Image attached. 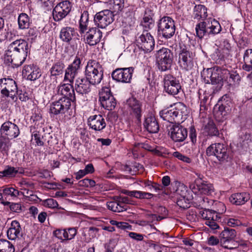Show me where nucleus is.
<instances>
[{
  "instance_id": "1",
  "label": "nucleus",
  "mask_w": 252,
  "mask_h": 252,
  "mask_svg": "<svg viewBox=\"0 0 252 252\" xmlns=\"http://www.w3.org/2000/svg\"><path fill=\"white\" fill-rule=\"evenodd\" d=\"M73 83H61L58 87L57 93L62 96L58 100L53 102L50 106V113L55 115L67 112L71 106V102L76 101Z\"/></svg>"
},
{
  "instance_id": "2",
  "label": "nucleus",
  "mask_w": 252,
  "mask_h": 252,
  "mask_svg": "<svg viewBox=\"0 0 252 252\" xmlns=\"http://www.w3.org/2000/svg\"><path fill=\"white\" fill-rule=\"evenodd\" d=\"M28 54L30 56V50L27 41L16 40L9 45L5 60L13 66L18 67L24 63Z\"/></svg>"
},
{
  "instance_id": "3",
  "label": "nucleus",
  "mask_w": 252,
  "mask_h": 252,
  "mask_svg": "<svg viewBox=\"0 0 252 252\" xmlns=\"http://www.w3.org/2000/svg\"><path fill=\"white\" fill-rule=\"evenodd\" d=\"M188 114L187 107L181 102L175 103L174 107L162 110L159 113L160 117L163 120L178 124L186 119Z\"/></svg>"
},
{
  "instance_id": "4",
  "label": "nucleus",
  "mask_w": 252,
  "mask_h": 252,
  "mask_svg": "<svg viewBox=\"0 0 252 252\" xmlns=\"http://www.w3.org/2000/svg\"><path fill=\"white\" fill-rule=\"evenodd\" d=\"M221 31L220 23L213 18H207L205 21L200 22L195 26L196 34L199 38H202L206 34L215 35Z\"/></svg>"
},
{
  "instance_id": "5",
  "label": "nucleus",
  "mask_w": 252,
  "mask_h": 252,
  "mask_svg": "<svg viewBox=\"0 0 252 252\" xmlns=\"http://www.w3.org/2000/svg\"><path fill=\"white\" fill-rule=\"evenodd\" d=\"M84 75L94 85L99 84L103 77V70L101 65L96 61L89 60L86 66Z\"/></svg>"
},
{
  "instance_id": "6",
  "label": "nucleus",
  "mask_w": 252,
  "mask_h": 252,
  "mask_svg": "<svg viewBox=\"0 0 252 252\" xmlns=\"http://www.w3.org/2000/svg\"><path fill=\"white\" fill-rule=\"evenodd\" d=\"M155 57L157 67L160 71H166L171 69L174 57L170 49L162 47L157 51Z\"/></svg>"
},
{
  "instance_id": "7",
  "label": "nucleus",
  "mask_w": 252,
  "mask_h": 252,
  "mask_svg": "<svg viewBox=\"0 0 252 252\" xmlns=\"http://www.w3.org/2000/svg\"><path fill=\"white\" fill-rule=\"evenodd\" d=\"M158 34L159 37L168 39L175 34L176 27L175 22L170 17L163 16L157 23Z\"/></svg>"
},
{
  "instance_id": "8",
  "label": "nucleus",
  "mask_w": 252,
  "mask_h": 252,
  "mask_svg": "<svg viewBox=\"0 0 252 252\" xmlns=\"http://www.w3.org/2000/svg\"><path fill=\"white\" fill-rule=\"evenodd\" d=\"M127 104L129 113V121L140 122L143 113L142 102L135 98L131 97L127 100Z\"/></svg>"
},
{
  "instance_id": "9",
  "label": "nucleus",
  "mask_w": 252,
  "mask_h": 252,
  "mask_svg": "<svg viewBox=\"0 0 252 252\" xmlns=\"http://www.w3.org/2000/svg\"><path fill=\"white\" fill-rule=\"evenodd\" d=\"M0 91L3 96L14 100L18 93L16 82L9 78L0 79Z\"/></svg>"
},
{
  "instance_id": "10",
  "label": "nucleus",
  "mask_w": 252,
  "mask_h": 252,
  "mask_svg": "<svg viewBox=\"0 0 252 252\" xmlns=\"http://www.w3.org/2000/svg\"><path fill=\"white\" fill-rule=\"evenodd\" d=\"M21 191L13 187L6 188L3 190V192L5 195H10L12 197H17L22 194L25 197L26 201H31L32 196V184L25 180H23L21 183Z\"/></svg>"
},
{
  "instance_id": "11",
  "label": "nucleus",
  "mask_w": 252,
  "mask_h": 252,
  "mask_svg": "<svg viewBox=\"0 0 252 252\" xmlns=\"http://www.w3.org/2000/svg\"><path fill=\"white\" fill-rule=\"evenodd\" d=\"M216 45L218 48L213 55L214 59L217 63H220L222 61L231 56L232 47L229 41L226 39H222L219 41V44Z\"/></svg>"
},
{
  "instance_id": "12",
  "label": "nucleus",
  "mask_w": 252,
  "mask_h": 252,
  "mask_svg": "<svg viewBox=\"0 0 252 252\" xmlns=\"http://www.w3.org/2000/svg\"><path fill=\"white\" fill-rule=\"evenodd\" d=\"M163 82L164 91L169 94L175 95L181 90L179 80L171 74L165 75Z\"/></svg>"
},
{
  "instance_id": "13",
  "label": "nucleus",
  "mask_w": 252,
  "mask_h": 252,
  "mask_svg": "<svg viewBox=\"0 0 252 252\" xmlns=\"http://www.w3.org/2000/svg\"><path fill=\"white\" fill-rule=\"evenodd\" d=\"M99 101L102 107L108 110H113L116 105V100L111 93L109 88H102L99 92Z\"/></svg>"
},
{
  "instance_id": "14",
  "label": "nucleus",
  "mask_w": 252,
  "mask_h": 252,
  "mask_svg": "<svg viewBox=\"0 0 252 252\" xmlns=\"http://www.w3.org/2000/svg\"><path fill=\"white\" fill-rule=\"evenodd\" d=\"M194 54L187 48H181L179 53L178 63L181 68L186 70L191 69L193 66Z\"/></svg>"
},
{
  "instance_id": "15",
  "label": "nucleus",
  "mask_w": 252,
  "mask_h": 252,
  "mask_svg": "<svg viewBox=\"0 0 252 252\" xmlns=\"http://www.w3.org/2000/svg\"><path fill=\"white\" fill-rule=\"evenodd\" d=\"M200 214L203 219L205 220V223L213 230L219 228L218 222L220 219V215L214 211L205 209L200 211Z\"/></svg>"
},
{
  "instance_id": "16",
  "label": "nucleus",
  "mask_w": 252,
  "mask_h": 252,
  "mask_svg": "<svg viewBox=\"0 0 252 252\" xmlns=\"http://www.w3.org/2000/svg\"><path fill=\"white\" fill-rule=\"evenodd\" d=\"M72 5L68 0L59 3L53 10V17L55 21H60L65 18L70 12Z\"/></svg>"
},
{
  "instance_id": "17",
  "label": "nucleus",
  "mask_w": 252,
  "mask_h": 252,
  "mask_svg": "<svg viewBox=\"0 0 252 252\" xmlns=\"http://www.w3.org/2000/svg\"><path fill=\"white\" fill-rule=\"evenodd\" d=\"M224 70H212V68H208L206 71H203L202 77L206 83H212V84H221L224 77L222 74H224Z\"/></svg>"
},
{
  "instance_id": "18",
  "label": "nucleus",
  "mask_w": 252,
  "mask_h": 252,
  "mask_svg": "<svg viewBox=\"0 0 252 252\" xmlns=\"http://www.w3.org/2000/svg\"><path fill=\"white\" fill-rule=\"evenodd\" d=\"M226 147L222 143H217L211 144L206 149V154L208 156H215L219 160L227 158Z\"/></svg>"
},
{
  "instance_id": "19",
  "label": "nucleus",
  "mask_w": 252,
  "mask_h": 252,
  "mask_svg": "<svg viewBox=\"0 0 252 252\" xmlns=\"http://www.w3.org/2000/svg\"><path fill=\"white\" fill-rule=\"evenodd\" d=\"M133 70V67L117 68L112 72V77L118 82L128 83L131 80Z\"/></svg>"
},
{
  "instance_id": "20",
  "label": "nucleus",
  "mask_w": 252,
  "mask_h": 252,
  "mask_svg": "<svg viewBox=\"0 0 252 252\" xmlns=\"http://www.w3.org/2000/svg\"><path fill=\"white\" fill-rule=\"evenodd\" d=\"M138 47L145 52H150L155 46L153 36L147 32H143L137 39Z\"/></svg>"
},
{
  "instance_id": "21",
  "label": "nucleus",
  "mask_w": 252,
  "mask_h": 252,
  "mask_svg": "<svg viewBox=\"0 0 252 252\" xmlns=\"http://www.w3.org/2000/svg\"><path fill=\"white\" fill-rule=\"evenodd\" d=\"M114 20L113 12L109 10H105L97 13L94 17L95 25L103 29L110 25Z\"/></svg>"
},
{
  "instance_id": "22",
  "label": "nucleus",
  "mask_w": 252,
  "mask_h": 252,
  "mask_svg": "<svg viewBox=\"0 0 252 252\" xmlns=\"http://www.w3.org/2000/svg\"><path fill=\"white\" fill-rule=\"evenodd\" d=\"M94 85L85 76L78 77L75 81V90L79 94L84 95L91 92L92 86Z\"/></svg>"
},
{
  "instance_id": "23",
  "label": "nucleus",
  "mask_w": 252,
  "mask_h": 252,
  "mask_svg": "<svg viewBox=\"0 0 252 252\" xmlns=\"http://www.w3.org/2000/svg\"><path fill=\"white\" fill-rule=\"evenodd\" d=\"M102 37V32L97 28H93L87 32L84 36V41L90 46L98 43Z\"/></svg>"
},
{
  "instance_id": "24",
  "label": "nucleus",
  "mask_w": 252,
  "mask_h": 252,
  "mask_svg": "<svg viewBox=\"0 0 252 252\" xmlns=\"http://www.w3.org/2000/svg\"><path fill=\"white\" fill-rule=\"evenodd\" d=\"M0 132L8 139H13L17 137L20 134L18 126L11 122L7 121L4 123L0 128Z\"/></svg>"
},
{
  "instance_id": "25",
  "label": "nucleus",
  "mask_w": 252,
  "mask_h": 252,
  "mask_svg": "<svg viewBox=\"0 0 252 252\" xmlns=\"http://www.w3.org/2000/svg\"><path fill=\"white\" fill-rule=\"evenodd\" d=\"M187 135V129L179 124L173 125L170 128V137L175 142L184 141Z\"/></svg>"
},
{
  "instance_id": "26",
  "label": "nucleus",
  "mask_w": 252,
  "mask_h": 252,
  "mask_svg": "<svg viewBox=\"0 0 252 252\" xmlns=\"http://www.w3.org/2000/svg\"><path fill=\"white\" fill-rule=\"evenodd\" d=\"M90 128L95 131H101L106 126L104 118L101 115H94L89 117L87 122Z\"/></svg>"
},
{
  "instance_id": "27",
  "label": "nucleus",
  "mask_w": 252,
  "mask_h": 252,
  "mask_svg": "<svg viewBox=\"0 0 252 252\" xmlns=\"http://www.w3.org/2000/svg\"><path fill=\"white\" fill-rule=\"evenodd\" d=\"M127 199L126 197L121 198L117 200L107 202L108 208L113 212H121L127 209L126 203Z\"/></svg>"
},
{
  "instance_id": "28",
  "label": "nucleus",
  "mask_w": 252,
  "mask_h": 252,
  "mask_svg": "<svg viewBox=\"0 0 252 252\" xmlns=\"http://www.w3.org/2000/svg\"><path fill=\"white\" fill-rule=\"evenodd\" d=\"M208 9L203 4H195L193 9L192 17L197 21H205L208 16Z\"/></svg>"
},
{
  "instance_id": "29",
  "label": "nucleus",
  "mask_w": 252,
  "mask_h": 252,
  "mask_svg": "<svg viewBox=\"0 0 252 252\" xmlns=\"http://www.w3.org/2000/svg\"><path fill=\"white\" fill-rule=\"evenodd\" d=\"M77 35V32L73 28L65 27L61 29L60 37L63 41L68 43Z\"/></svg>"
},
{
  "instance_id": "30",
  "label": "nucleus",
  "mask_w": 252,
  "mask_h": 252,
  "mask_svg": "<svg viewBox=\"0 0 252 252\" xmlns=\"http://www.w3.org/2000/svg\"><path fill=\"white\" fill-rule=\"evenodd\" d=\"M250 199V194L247 192L236 193L229 197L230 202L236 205L244 204Z\"/></svg>"
},
{
  "instance_id": "31",
  "label": "nucleus",
  "mask_w": 252,
  "mask_h": 252,
  "mask_svg": "<svg viewBox=\"0 0 252 252\" xmlns=\"http://www.w3.org/2000/svg\"><path fill=\"white\" fill-rule=\"evenodd\" d=\"M21 228L19 222L17 220L12 221L10 226L7 231V236L9 239L15 240L21 235Z\"/></svg>"
},
{
  "instance_id": "32",
  "label": "nucleus",
  "mask_w": 252,
  "mask_h": 252,
  "mask_svg": "<svg viewBox=\"0 0 252 252\" xmlns=\"http://www.w3.org/2000/svg\"><path fill=\"white\" fill-rule=\"evenodd\" d=\"M144 126L150 133H155L159 130L158 124L154 116H150L146 118Z\"/></svg>"
},
{
  "instance_id": "33",
  "label": "nucleus",
  "mask_w": 252,
  "mask_h": 252,
  "mask_svg": "<svg viewBox=\"0 0 252 252\" xmlns=\"http://www.w3.org/2000/svg\"><path fill=\"white\" fill-rule=\"evenodd\" d=\"M64 67L65 65L62 62L55 63L50 69L51 77L54 79L57 76L62 74Z\"/></svg>"
},
{
  "instance_id": "34",
  "label": "nucleus",
  "mask_w": 252,
  "mask_h": 252,
  "mask_svg": "<svg viewBox=\"0 0 252 252\" xmlns=\"http://www.w3.org/2000/svg\"><path fill=\"white\" fill-rule=\"evenodd\" d=\"M197 189L201 193L206 195H211L214 191L213 185L205 181L197 185Z\"/></svg>"
},
{
  "instance_id": "35",
  "label": "nucleus",
  "mask_w": 252,
  "mask_h": 252,
  "mask_svg": "<svg viewBox=\"0 0 252 252\" xmlns=\"http://www.w3.org/2000/svg\"><path fill=\"white\" fill-rule=\"evenodd\" d=\"M177 192L178 194H180L181 197L183 198V199H179L177 201V204L180 207L183 208H186L188 207V205L185 202V204H184L183 201H185V197L188 194L187 192V188L185 186L182 185L178 188L177 189Z\"/></svg>"
},
{
  "instance_id": "36",
  "label": "nucleus",
  "mask_w": 252,
  "mask_h": 252,
  "mask_svg": "<svg viewBox=\"0 0 252 252\" xmlns=\"http://www.w3.org/2000/svg\"><path fill=\"white\" fill-rule=\"evenodd\" d=\"M224 75H226V79L230 85L239 84L241 81V77L236 71H232L231 72L224 70Z\"/></svg>"
},
{
  "instance_id": "37",
  "label": "nucleus",
  "mask_w": 252,
  "mask_h": 252,
  "mask_svg": "<svg viewBox=\"0 0 252 252\" xmlns=\"http://www.w3.org/2000/svg\"><path fill=\"white\" fill-rule=\"evenodd\" d=\"M203 133L206 135L211 136H218L219 132L215 126L214 123L209 121L207 124L203 128Z\"/></svg>"
},
{
  "instance_id": "38",
  "label": "nucleus",
  "mask_w": 252,
  "mask_h": 252,
  "mask_svg": "<svg viewBox=\"0 0 252 252\" xmlns=\"http://www.w3.org/2000/svg\"><path fill=\"white\" fill-rule=\"evenodd\" d=\"M89 22V13L87 11H84L81 14L79 28L80 33H84L87 30Z\"/></svg>"
},
{
  "instance_id": "39",
  "label": "nucleus",
  "mask_w": 252,
  "mask_h": 252,
  "mask_svg": "<svg viewBox=\"0 0 252 252\" xmlns=\"http://www.w3.org/2000/svg\"><path fill=\"white\" fill-rule=\"evenodd\" d=\"M251 146H252V142L250 135L249 134H246L243 137H241L240 139L239 144H238V147H241L244 150H247Z\"/></svg>"
},
{
  "instance_id": "40",
  "label": "nucleus",
  "mask_w": 252,
  "mask_h": 252,
  "mask_svg": "<svg viewBox=\"0 0 252 252\" xmlns=\"http://www.w3.org/2000/svg\"><path fill=\"white\" fill-rule=\"evenodd\" d=\"M77 74L78 72L67 66L65 70L63 82L73 83L74 79Z\"/></svg>"
},
{
  "instance_id": "41",
  "label": "nucleus",
  "mask_w": 252,
  "mask_h": 252,
  "mask_svg": "<svg viewBox=\"0 0 252 252\" xmlns=\"http://www.w3.org/2000/svg\"><path fill=\"white\" fill-rule=\"evenodd\" d=\"M19 27L21 29H28L30 26V19L26 13H21L19 15L18 19Z\"/></svg>"
},
{
  "instance_id": "42",
  "label": "nucleus",
  "mask_w": 252,
  "mask_h": 252,
  "mask_svg": "<svg viewBox=\"0 0 252 252\" xmlns=\"http://www.w3.org/2000/svg\"><path fill=\"white\" fill-rule=\"evenodd\" d=\"M14 246L8 241L0 239V252H14Z\"/></svg>"
},
{
  "instance_id": "43",
  "label": "nucleus",
  "mask_w": 252,
  "mask_h": 252,
  "mask_svg": "<svg viewBox=\"0 0 252 252\" xmlns=\"http://www.w3.org/2000/svg\"><path fill=\"white\" fill-rule=\"evenodd\" d=\"M236 236V232L235 229L225 227L220 234V237L234 240Z\"/></svg>"
},
{
  "instance_id": "44",
  "label": "nucleus",
  "mask_w": 252,
  "mask_h": 252,
  "mask_svg": "<svg viewBox=\"0 0 252 252\" xmlns=\"http://www.w3.org/2000/svg\"><path fill=\"white\" fill-rule=\"evenodd\" d=\"M77 233V227H69L65 228V232H64V241L73 239L76 235Z\"/></svg>"
},
{
  "instance_id": "45",
  "label": "nucleus",
  "mask_w": 252,
  "mask_h": 252,
  "mask_svg": "<svg viewBox=\"0 0 252 252\" xmlns=\"http://www.w3.org/2000/svg\"><path fill=\"white\" fill-rule=\"evenodd\" d=\"M33 133H34L33 135L36 145L39 146H43L44 143V131L43 130L41 131L39 130L38 131H33Z\"/></svg>"
},
{
  "instance_id": "46",
  "label": "nucleus",
  "mask_w": 252,
  "mask_h": 252,
  "mask_svg": "<svg viewBox=\"0 0 252 252\" xmlns=\"http://www.w3.org/2000/svg\"><path fill=\"white\" fill-rule=\"evenodd\" d=\"M145 185L146 187H148L149 189L152 190L153 189L156 192H159L160 191L162 190L163 189L161 185L151 181H146L145 183Z\"/></svg>"
},
{
  "instance_id": "47",
  "label": "nucleus",
  "mask_w": 252,
  "mask_h": 252,
  "mask_svg": "<svg viewBox=\"0 0 252 252\" xmlns=\"http://www.w3.org/2000/svg\"><path fill=\"white\" fill-rule=\"evenodd\" d=\"M19 171L17 168L8 166L3 170L2 174L5 177H13Z\"/></svg>"
},
{
  "instance_id": "48",
  "label": "nucleus",
  "mask_w": 252,
  "mask_h": 252,
  "mask_svg": "<svg viewBox=\"0 0 252 252\" xmlns=\"http://www.w3.org/2000/svg\"><path fill=\"white\" fill-rule=\"evenodd\" d=\"M23 77L27 80L32 81V65H25L22 70Z\"/></svg>"
},
{
  "instance_id": "49",
  "label": "nucleus",
  "mask_w": 252,
  "mask_h": 252,
  "mask_svg": "<svg viewBox=\"0 0 252 252\" xmlns=\"http://www.w3.org/2000/svg\"><path fill=\"white\" fill-rule=\"evenodd\" d=\"M43 205L51 209L57 208L58 203L57 201L53 198H48L43 201Z\"/></svg>"
},
{
  "instance_id": "50",
  "label": "nucleus",
  "mask_w": 252,
  "mask_h": 252,
  "mask_svg": "<svg viewBox=\"0 0 252 252\" xmlns=\"http://www.w3.org/2000/svg\"><path fill=\"white\" fill-rule=\"evenodd\" d=\"M68 67L78 73L81 68V60L76 57L73 62Z\"/></svg>"
},
{
  "instance_id": "51",
  "label": "nucleus",
  "mask_w": 252,
  "mask_h": 252,
  "mask_svg": "<svg viewBox=\"0 0 252 252\" xmlns=\"http://www.w3.org/2000/svg\"><path fill=\"white\" fill-rule=\"evenodd\" d=\"M125 193L128 196L133 197L137 199H143L144 191L140 190H126Z\"/></svg>"
},
{
  "instance_id": "52",
  "label": "nucleus",
  "mask_w": 252,
  "mask_h": 252,
  "mask_svg": "<svg viewBox=\"0 0 252 252\" xmlns=\"http://www.w3.org/2000/svg\"><path fill=\"white\" fill-rule=\"evenodd\" d=\"M243 61L244 63L252 64V49H248L245 51Z\"/></svg>"
},
{
  "instance_id": "53",
  "label": "nucleus",
  "mask_w": 252,
  "mask_h": 252,
  "mask_svg": "<svg viewBox=\"0 0 252 252\" xmlns=\"http://www.w3.org/2000/svg\"><path fill=\"white\" fill-rule=\"evenodd\" d=\"M79 185L82 186L86 187H94L95 186V182L94 180L85 178L79 181Z\"/></svg>"
},
{
  "instance_id": "54",
  "label": "nucleus",
  "mask_w": 252,
  "mask_h": 252,
  "mask_svg": "<svg viewBox=\"0 0 252 252\" xmlns=\"http://www.w3.org/2000/svg\"><path fill=\"white\" fill-rule=\"evenodd\" d=\"M173 156L184 162L189 163L191 162V159L189 158L182 154L178 152H174Z\"/></svg>"
},
{
  "instance_id": "55",
  "label": "nucleus",
  "mask_w": 252,
  "mask_h": 252,
  "mask_svg": "<svg viewBox=\"0 0 252 252\" xmlns=\"http://www.w3.org/2000/svg\"><path fill=\"white\" fill-rule=\"evenodd\" d=\"M11 144L8 140H0V150L6 154L7 153Z\"/></svg>"
},
{
  "instance_id": "56",
  "label": "nucleus",
  "mask_w": 252,
  "mask_h": 252,
  "mask_svg": "<svg viewBox=\"0 0 252 252\" xmlns=\"http://www.w3.org/2000/svg\"><path fill=\"white\" fill-rule=\"evenodd\" d=\"M143 24L144 27L148 29H151L154 26V21L153 18L144 16Z\"/></svg>"
},
{
  "instance_id": "57",
  "label": "nucleus",
  "mask_w": 252,
  "mask_h": 252,
  "mask_svg": "<svg viewBox=\"0 0 252 252\" xmlns=\"http://www.w3.org/2000/svg\"><path fill=\"white\" fill-rule=\"evenodd\" d=\"M64 232H65V228L57 229L53 231V235L62 242H64Z\"/></svg>"
},
{
  "instance_id": "58",
  "label": "nucleus",
  "mask_w": 252,
  "mask_h": 252,
  "mask_svg": "<svg viewBox=\"0 0 252 252\" xmlns=\"http://www.w3.org/2000/svg\"><path fill=\"white\" fill-rule=\"evenodd\" d=\"M223 97H222L221 99H223ZM222 101V99L220 100L218 103V104L215 106V110H218L217 113L220 115H225L223 113L225 112V106L221 103Z\"/></svg>"
},
{
  "instance_id": "59",
  "label": "nucleus",
  "mask_w": 252,
  "mask_h": 252,
  "mask_svg": "<svg viewBox=\"0 0 252 252\" xmlns=\"http://www.w3.org/2000/svg\"><path fill=\"white\" fill-rule=\"evenodd\" d=\"M220 240L216 236H211L207 238V243L209 246H216L219 244Z\"/></svg>"
},
{
  "instance_id": "60",
  "label": "nucleus",
  "mask_w": 252,
  "mask_h": 252,
  "mask_svg": "<svg viewBox=\"0 0 252 252\" xmlns=\"http://www.w3.org/2000/svg\"><path fill=\"white\" fill-rule=\"evenodd\" d=\"M41 76V70L36 66L32 65V79H38Z\"/></svg>"
},
{
  "instance_id": "61",
  "label": "nucleus",
  "mask_w": 252,
  "mask_h": 252,
  "mask_svg": "<svg viewBox=\"0 0 252 252\" xmlns=\"http://www.w3.org/2000/svg\"><path fill=\"white\" fill-rule=\"evenodd\" d=\"M31 93V92H27L26 91L22 92L20 93L19 95V99L23 101H26L30 98Z\"/></svg>"
},
{
  "instance_id": "62",
  "label": "nucleus",
  "mask_w": 252,
  "mask_h": 252,
  "mask_svg": "<svg viewBox=\"0 0 252 252\" xmlns=\"http://www.w3.org/2000/svg\"><path fill=\"white\" fill-rule=\"evenodd\" d=\"M232 240L220 237V244L221 247L225 249L231 248L230 246L228 245Z\"/></svg>"
},
{
  "instance_id": "63",
  "label": "nucleus",
  "mask_w": 252,
  "mask_h": 252,
  "mask_svg": "<svg viewBox=\"0 0 252 252\" xmlns=\"http://www.w3.org/2000/svg\"><path fill=\"white\" fill-rule=\"evenodd\" d=\"M226 223L228 226L230 227L238 226L240 223L239 220L231 218L228 219Z\"/></svg>"
},
{
  "instance_id": "64",
  "label": "nucleus",
  "mask_w": 252,
  "mask_h": 252,
  "mask_svg": "<svg viewBox=\"0 0 252 252\" xmlns=\"http://www.w3.org/2000/svg\"><path fill=\"white\" fill-rule=\"evenodd\" d=\"M128 235L130 238L137 241H142L143 239V236L142 234L135 232H129Z\"/></svg>"
}]
</instances>
